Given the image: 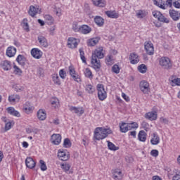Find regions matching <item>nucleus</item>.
<instances>
[{"instance_id": "obj_1", "label": "nucleus", "mask_w": 180, "mask_h": 180, "mask_svg": "<svg viewBox=\"0 0 180 180\" xmlns=\"http://www.w3.org/2000/svg\"><path fill=\"white\" fill-rule=\"evenodd\" d=\"M105 51L103 49V47L100 46L95 49L94 52L91 56V64L93 65V68L97 72L101 70V59L105 57Z\"/></svg>"}, {"instance_id": "obj_2", "label": "nucleus", "mask_w": 180, "mask_h": 180, "mask_svg": "<svg viewBox=\"0 0 180 180\" xmlns=\"http://www.w3.org/2000/svg\"><path fill=\"white\" fill-rule=\"evenodd\" d=\"M113 131L110 128H103V127H97L94 130V139L95 140H103L106 139L109 136V134H112Z\"/></svg>"}, {"instance_id": "obj_3", "label": "nucleus", "mask_w": 180, "mask_h": 180, "mask_svg": "<svg viewBox=\"0 0 180 180\" xmlns=\"http://www.w3.org/2000/svg\"><path fill=\"white\" fill-rule=\"evenodd\" d=\"M159 65L163 70H171L172 68V62L169 58L163 56L159 59Z\"/></svg>"}, {"instance_id": "obj_4", "label": "nucleus", "mask_w": 180, "mask_h": 180, "mask_svg": "<svg viewBox=\"0 0 180 180\" xmlns=\"http://www.w3.org/2000/svg\"><path fill=\"white\" fill-rule=\"evenodd\" d=\"M98 97L100 101H105L108 98L106 91H105V86L102 84H97Z\"/></svg>"}, {"instance_id": "obj_5", "label": "nucleus", "mask_w": 180, "mask_h": 180, "mask_svg": "<svg viewBox=\"0 0 180 180\" xmlns=\"http://www.w3.org/2000/svg\"><path fill=\"white\" fill-rule=\"evenodd\" d=\"M68 70H69V75H70L73 81H75V82H82V80L81 79V76H79V75H78L77 71H75V68H74V66L72 65L69 66Z\"/></svg>"}, {"instance_id": "obj_6", "label": "nucleus", "mask_w": 180, "mask_h": 180, "mask_svg": "<svg viewBox=\"0 0 180 180\" xmlns=\"http://www.w3.org/2000/svg\"><path fill=\"white\" fill-rule=\"evenodd\" d=\"M144 49L148 56L154 55V45L151 41H146L144 43Z\"/></svg>"}, {"instance_id": "obj_7", "label": "nucleus", "mask_w": 180, "mask_h": 180, "mask_svg": "<svg viewBox=\"0 0 180 180\" xmlns=\"http://www.w3.org/2000/svg\"><path fill=\"white\" fill-rule=\"evenodd\" d=\"M28 13L32 18H34L37 13H41V8L39 6H30Z\"/></svg>"}, {"instance_id": "obj_8", "label": "nucleus", "mask_w": 180, "mask_h": 180, "mask_svg": "<svg viewBox=\"0 0 180 180\" xmlns=\"http://www.w3.org/2000/svg\"><path fill=\"white\" fill-rule=\"evenodd\" d=\"M141 91L144 94H148L150 91V84L146 81H141L139 84Z\"/></svg>"}, {"instance_id": "obj_9", "label": "nucleus", "mask_w": 180, "mask_h": 180, "mask_svg": "<svg viewBox=\"0 0 180 180\" xmlns=\"http://www.w3.org/2000/svg\"><path fill=\"white\" fill-rule=\"evenodd\" d=\"M31 55L34 58L39 60L43 56V52L37 48H34L31 50Z\"/></svg>"}, {"instance_id": "obj_10", "label": "nucleus", "mask_w": 180, "mask_h": 180, "mask_svg": "<svg viewBox=\"0 0 180 180\" xmlns=\"http://www.w3.org/2000/svg\"><path fill=\"white\" fill-rule=\"evenodd\" d=\"M23 110L27 115H30V113H32L33 110H34V107H33L32 103H30V102H26L23 105Z\"/></svg>"}, {"instance_id": "obj_11", "label": "nucleus", "mask_w": 180, "mask_h": 180, "mask_svg": "<svg viewBox=\"0 0 180 180\" xmlns=\"http://www.w3.org/2000/svg\"><path fill=\"white\" fill-rule=\"evenodd\" d=\"M169 15L170 18H172V19H173V20H174L175 22H176V20H180V12L179 11H176L174 9L169 10Z\"/></svg>"}, {"instance_id": "obj_12", "label": "nucleus", "mask_w": 180, "mask_h": 180, "mask_svg": "<svg viewBox=\"0 0 180 180\" xmlns=\"http://www.w3.org/2000/svg\"><path fill=\"white\" fill-rule=\"evenodd\" d=\"M51 141L52 144H54L55 146H58L61 143V135L57 134H54L51 136Z\"/></svg>"}, {"instance_id": "obj_13", "label": "nucleus", "mask_w": 180, "mask_h": 180, "mask_svg": "<svg viewBox=\"0 0 180 180\" xmlns=\"http://www.w3.org/2000/svg\"><path fill=\"white\" fill-rule=\"evenodd\" d=\"M112 178L115 180H121L123 178V173L119 169L112 170Z\"/></svg>"}, {"instance_id": "obj_14", "label": "nucleus", "mask_w": 180, "mask_h": 180, "mask_svg": "<svg viewBox=\"0 0 180 180\" xmlns=\"http://www.w3.org/2000/svg\"><path fill=\"white\" fill-rule=\"evenodd\" d=\"M77 46L78 41H77V39L74 37H70L68 39V47H69V49H77Z\"/></svg>"}, {"instance_id": "obj_15", "label": "nucleus", "mask_w": 180, "mask_h": 180, "mask_svg": "<svg viewBox=\"0 0 180 180\" xmlns=\"http://www.w3.org/2000/svg\"><path fill=\"white\" fill-rule=\"evenodd\" d=\"M25 165L27 168L33 169V168L36 167V162H34V160H33V158H32L31 157H28L25 160Z\"/></svg>"}, {"instance_id": "obj_16", "label": "nucleus", "mask_w": 180, "mask_h": 180, "mask_svg": "<svg viewBox=\"0 0 180 180\" xmlns=\"http://www.w3.org/2000/svg\"><path fill=\"white\" fill-rule=\"evenodd\" d=\"M92 32V28L88 25H82L80 27V32L82 34H89Z\"/></svg>"}, {"instance_id": "obj_17", "label": "nucleus", "mask_w": 180, "mask_h": 180, "mask_svg": "<svg viewBox=\"0 0 180 180\" xmlns=\"http://www.w3.org/2000/svg\"><path fill=\"white\" fill-rule=\"evenodd\" d=\"M58 157L61 161H67L70 158V155L67 154L64 150H59L58 153Z\"/></svg>"}, {"instance_id": "obj_18", "label": "nucleus", "mask_w": 180, "mask_h": 180, "mask_svg": "<svg viewBox=\"0 0 180 180\" xmlns=\"http://www.w3.org/2000/svg\"><path fill=\"white\" fill-rule=\"evenodd\" d=\"M129 60L131 64H137L140 61V58H139V55L137 53H132L129 55Z\"/></svg>"}, {"instance_id": "obj_19", "label": "nucleus", "mask_w": 180, "mask_h": 180, "mask_svg": "<svg viewBox=\"0 0 180 180\" xmlns=\"http://www.w3.org/2000/svg\"><path fill=\"white\" fill-rule=\"evenodd\" d=\"M0 66L4 71H9L11 68H12V65L11 64V62L8 60H4L1 63Z\"/></svg>"}, {"instance_id": "obj_20", "label": "nucleus", "mask_w": 180, "mask_h": 180, "mask_svg": "<svg viewBox=\"0 0 180 180\" xmlns=\"http://www.w3.org/2000/svg\"><path fill=\"white\" fill-rule=\"evenodd\" d=\"M20 101V96L18 94H11L8 96V102L10 103H16Z\"/></svg>"}, {"instance_id": "obj_21", "label": "nucleus", "mask_w": 180, "mask_h": 180, "mask_svg": "<svg viewBox=\"0 0 180 180\" xmlns=\"http://www.w3.org/2000/svg\"><path fill=\"white\" fill-rule=\"evenodd\" d=\"M94 22L99 27H102V26L105 25V20L103 19V18L101 17L100 15H97L94 18Z\"/></svg>"}, {"instance_id": "obj_22", "label": "nucleus", "mask_w": 180, "mask_h": 180, "mask_svg": "<svg viewBox=\"0 0 180 180\" xmlns=\"http://www.w3.org/2000/svg\"><path fill=\"white\" fill-rule=\"evenodd\" d=\"M99 40H101L99 37H95L88 39L87 46H89V47H94V46H96V44L99 43Z\"/></svg>"}, {"instance_id": "obj_23", "label": "nucleus", "mask_w": 180, "mask_h": 180, "mask_svg": "<svg viewBox=\"0 0 180 180\" xmlns=\"http://www.w3.org/2000/svg\"><path fill=\"white\" fill-rule=\"evenodd\" d=\"M7 112L9 113V115H11V116H15L16 117H20V112H19L18 110H15L13 107H8L7 108Z\"/></svg>"}, {"instance_id": "obj_24", "label": "nucleus", "mask_w": 180, "mask_h": 180, "mask_svg": "<svg viewBox=\"0 0 180 180\" xmlns=\"http://www.w3.org/2000/svg\"><path fill=\"white\" fill-rule=\"evenodd\" d=\"M38 41L41 47H49V43L47 42V39H46V37L43 36L38 37Z\"/></svg>"}, {"instance_id": "obj_25", "label": "nucleus", "mask_w": 180, "mask_h": 180, "mask_svg": "<svg viewBox=\"0 0 180 180\" xmlns=\"http://www.w3.org/2000/svg\"><path fill=\"white\" fill-rule=\"evenodd\" d=\"M138 140L143 143H146V141L147 140V133L143 130L140 131L138 134Z\"/></svg>"}, {"instance_id": "obj_26", "label": "nucleus", "mask_w": 180, "mask_h": 180, "mask_svg": "<svg viewBox=\"0 0 180 180\" xmlns=\"http://www.w3.org/2000/svg\"><path fill=\"white\" fill-rule=\"evenodd\" d=\"M69 110H70V112H72V113H76V114L79 113V116H81V115H84V109L81 108L70 106L69 108Z\"/></svg>"}, {"instance_id": "obj_27", "label": "nucleus", "mask_w": 180, "mask_h": 180, "mask_svg": "<svg viewBox=\"0 0 180 180\" xmlns=\"http://www.w3.org/2000/svg\"><path fill=\"white\" fill-rule=\"evenodd\" d=\"M92 2L95 6L99 8H105L106 6V1L105 0H92Z\"/></svg>"}, {"instance_id": "obj_28", "label": "nucleus", "mask_w": 180, "mask_h": 180, "mask_svg": "<svg viewBox=\"0 0 180 180\" xmlns=\"http://www.w3.org/2000/svg\"><path fill=\"white\" fill-rule=\"evenodd\" d=\"M16 54V48L13 46H10L6 50V56L8 57H14Z\"/></svg>"}, {"instance_id": "obj_29", "label": "nucleus", "mask_w": 180, "mask_h": 180, "mask_svg": "<svg viewBox=\"0 0 180 180\" xmlns=\"http://www.w3.org/2000/svg\"><path fill=\"white\" fill-rule=\"evenodd\" d=\"M157 112L152 111L146 114V118L148 120H157Z\"/></svg>"}, {"instance_id": "obj_30", "label": "nucleus", "mask_w": 180, "mask_h": 180, "mask_svg": "<svg viewBox=\"0 0 180 180\" xmlns=\"http://www.w3.org/2000/svg\"><path fill=\"white\" fill-rule=\"evenodd\" d=\"M154 5H156V6H158V8H160L161 9H167V6L165 5V3L162 0H153Z\"/></svg>"}, {"instance_id": "obj_31", "label": "nucleus", "mask_w": 180, "mask_h": 180, "mask_svg": "<svg viewBox=\"0 0 180 180\" xmlns=\"http://www.w3.org/2000/svg\"><path fill=\"white\" fill-rule=\"evenodd\" d=\"M150 143L153 146H157L158 144H160V136H158L157 133H153V136L150 139Z\"/></svg>"}, {"instance_id": "obj_32", "label": "nucleus", "mask_w": 180, "mask_h": 180, "mask_svg": "<svg viewBox=\"0 0 180 180\" xmlns=\"http://www.w3.org/2000/svg\"><path fill=\"white\" fill-rule=\"evenodd\" d=\"M121 133H127L129 131L128 123L122 122L119 124Z\"/></svg>"}, {"instance_id": "obj_33", "label": "nucleus", "mask_w": 180, "mask_h": 180, "mask_svg": "<svg viewBox=\"0 0 180 180\" xmlns=\"http://www.w3.org/2000/svg\"><path fill=\"white\" fill-rule=\"evenodd\" d=\"M37 117L39 120H46V118L47 117L46 111H44V110H39L37 112Z\"/></svg>"}, {"instance_id": "obj_34", "label": "nucleus", "mask_w": 180, "mask_h": 180, "mask_svg": "<svg viewBox=\"0 0 180 180\" xmlns=\"http://www.w3.org/2000/svg\"><path fill=\"white\" fill-rule=\"evenodd\" d=\"M52 81L56 85H61V81L60 80V77H58V74H53L52 75Z\"/></svg>"}, {"instance_id": "obj_35", "label": "nucleus", "mask_w": 180, "mask_h": 180, "mask_svg": "<svg viewBox=\"0 0 180 180\" xmlns=\"http://www.w3.org/2000/svg\"><path fill=\"white\" fill-rule=\"evenodd\" d=\"M17 63L20 64V65H25V61H26V58H25V56L23 55H18V56L16 58Z\"/></svg>"}, {"instance_id": "obj_36", "label": "nucleus", "mask_w": 180, "mask_h": 180, "mask_svg": "<svg viewBox=\"0 0 180 180\" xmlns=\"http://www.w3.org/2000/svg\"><path fill=\"white\" fill-rule=\"evenodd\" d=\"M105 15H107L108 18H112V19H117V18H119V14H117L115 11H106Z\"/></svg>"}, {"instance_id": "obj_37", "label": "nucleus", "mask_w": 180, "mask_h": 180, "mask_svg": "<svg viewBox=\"0 0 180 180\" xmlns=\"http://www.w3.org/2000/svg\"><path fill=\"white\" fill-rule=\"evenodd\" d=\"M137 129H139V123L134 122L128 123V131L129 130H136Z\"/></svg>"}, {"instance_id": "obj_38", "label": "nucleus", "mask_w": 180, "mask_h": 180, "mask_svg": "<svg viewBox=\"0 0 180 180\" xmlns=\"http://www.w3.org/2000/svg\"><path fill=\"white\" fill-rule=\"evenodd\" d=\"M84 75L86 78H89V79H93L94 78V75L92 74V71H91L90 68L85 69Z\"/></svg>"}, {"instance_id": "obj_39", "label": "nucleus", "mask_w": 180, "mask_h": 180, "mask_svg": "<svg viewBox=\"0 0 180 180\" xmlns=\"http://www.w3.org/2000/svg\"><path fill=\"white\" fill-rule=\"evenodd\" d=\"M44 19L49 25H53L54 23V18H53V16L46 14L44 15Z\"/></svg>"}, {"instance_id": "obj_40", "label": "nucleus", "mask_w": 180, "mask_h": 180, "mask_svg": "<svg viewBox=\"0 0 180 180\" xmlns=\"http://www.w3.org/2000/svg\"><path fill=\"white\" fill-rule=\"evenodd\" d=\"M108 143V148L111 151H117L119 150L118 146H115L113 143L110 142V141H107Z\"/></svg>"}, {"instance_id": "obj_41", "label": "nucleus", "mask_w": 180, "mask_h": 180, "mask_svg": "<svg viewBox=\"0 0 180 180\" xmlns=\"http://www.w3.org/2000/svg\"><path fill=\"white\" fill-rule=\"evenodd\" d=\"M148 13L146 12V11L140 10L136 13V16L139 19H143V18H146Z\"/></svg>"}, {"instance_id": "obj_42", "label": "nucleus", "mask_w": 180, "mask_h": 180, "mask_svg": "<svg viewBox=\"0 0 180 180\" xmlns=\"http://www.w3.org/2000/svg\"><path fill=\"white\" fill-rule=\"evenodd\" d=\"M72 29L75 33H79L81 31V25H78V22H75L72 24Z\"/></svg>"}, {"instance_id": "obj_43", "label": "nucleus", "mask_w": 180, "mask_h": 180, "mask_svg": "<svg viewBox=\"0 0 180 180\" xmlns=\"http://www.w3.org/2000/svg\"><path fill=\"white\" fill-rule=\"evenodd\" d=\"M79 52L80 58H81L82 63H84V64H86V58H85V53L84 52V49L80 48L79 49Z\"/></svg>"}, {"instance_id": "obj_44", "label": "nucleus", "mask_w": 180, "mask_h": 180, "mask_svg": "<svg viewBox=\"0 0 180 180\" xmlns=\"http://www.w3.org/2000/svg\"><path fill=\"white\" fill-rule=\"evenodd\" d=\"M51 104L53 108H58L60 105V101L57 98H53L51 100Z\"/></svg>"}, {"instance_id": "obj_45", "label": "nucleus", "mask_w": 180, "mask_h": 180, "mask_svg": "<svg viewBox=\"0 0 180 180\" xmlns=\"http://www.w3.org/2000/svg\"><path fill=\"white\" fill-rule=\"evenodd\" d=\"M159 22H162V23H169V19L165 18L162 13H160L159 18H158Z\"/></svg>"}, {"instance_id": "obj_46", "label": "nucleus", "mask_w": 180, "mask_h": 180, "mask_svg": "<svg viewBox=\"0 0 180 180\" xmlns=\"http://www.w3.org/2000/svg\"><path fill=\"white\" fill-rule=\"evenodd\" d=\"M61 168L62 169L65 170V172H66V174H70L71 172H70V169L71 168V166L70 165V164H62L61 165Z\"/></svg>"}, {"instance_id": "obj_47", "label": "nucleus", "mask_w": 180, "mask_h": 180, "mask_svg": "<svg viewBox=\"0 0 180 180\" xmlns=\"http://www.w3.org/2000/svg\"><path fill=\"white\" fill-rule=\"evenodd\" d=\"M138 70L141 74H146V72H147V66L144 64H141L138 67Z\"/></svg>"}, {"instance_id": "obj_48", "label": "nucleus", "mask_w": 180, "mask_h": 180, "mask_svg": "<svg viewBox=\"0 0 180 180\" xmlns=\"http://www.w3.org/2000/svg\"><path fill=\"white\" fill-rule=\"evenodd\" d=\"M86 91H88V94H94L95 92V87L92 84H87L86 86Z\"/></svg>"}, {"instance_id": "obj_49", "label": "nucleus", "mask_w": 180, "mask_h": 180, "mask_svg": "<svg viewBox=\"0 0 180 180\" xmlns=\"http://www.w3.org/2000/svg\"><path fill=\"white\" fill-rule=\"evenodd\" d=\"M39 167L41 168V171H47V165H46V162H44V160H39Z\"/></svg>"}, {"instance_id": "obj_50", "label": "nucleus", "mask_w": 180, "mask_h": 180, "mask_svg": "<svg viewBox=\"0 0 180 180\" xmlns=\"http://www.w3.org/2000/svg\"><path fill=\"white\" fill-rule=\"evenodd\" d=\"M105 63L107 64V65H112L113 59H112V55L107 56L105 58Z\"/></svg>"}, {"instance_id": "obj_51", "label": "nucleus", "mask_w": 180, "mask_h": 180, "mask_svg": "<svg viewBox=\"0 0 180 180\" xmlns=\"http://www.w3.org/2000/svg\"><path fill=\"white\" fill-rule=\"evenodd\" d=\"M22 27L24 30L29 32V23H27V18H24L22 20Z\"/></svg>"}, {"instance_id": "obj_52", "label": "nucleus", "mask_w": 180, "mask_h": 180, "mask_svg": "<svg viewBox=\"0 0 180 180\" xmlns=\"http://www.w3.org/2000/svg\"><path fill=\"white\" fill-rule=\"evenodd\" d=\"M63 147L65 148H70L71 147V141L68 138L65 139L63 142Z\"/></svg>"}, {"instance_id": "obj_53", "label": "nucleus", "mask_w": 180, "mask_h": 180, "mask_svg": "<svg viewBox=\"0 0 180 180\" xmlns=\"http://www.w3.org/2000/svg\"><path fill=\"white\" fill-rule=\"evenodd\" d=\"M59 76L60 77V78H62V79H65V78L67 77V72H65L64 69H61L59 71Z\"/></svg>"}, {"instance_id": "obj_54", "label": "nucleus", "mask_w": 180, "mask_h": 180, "mask_svg": "<svg viewBox=\"0 0 180 180\" xmlns=\"http://www.w3.org/2000/svg\"><path fill=\"white\" fill-rule=\"evenodd\" d=\"M112 71L115 74H119V72H120V67L115 64L112 66Z\"/></svg>"}, {"instance_id": "obj_55", "label": "nucleus", "mask_w": 180, "mask_h": 180, "mask_svg": "<svg viewBox=\"0 0 180 180\" xmlns=\"http://www.w3.org/2000/svg\"><path fill=\"white\" fill-rule=\"evenodd\" d=\"M141 127L146 131H148V130H150V124L144 121L141 123Z\"/></svg>"}, {"instance_id": "obj_56", "label": "nucleus", "mask_w": 180, "mask_h": 180, "mask_svg": "<svg viewBox=\"0 0 180 180\" xmlns=\"http://www.w3.org/2000/svg\"><path fill=\"white\" fill-rule=\"evenodd\" d=\"M13 68H14V72L17 75H22V70H20L19 67H18L16 65H14Z\"/></svg>"}, {"instance_id": "obj_57", "label": "nucleus", "mask_w": 180, "mask_h": 180, "mask_svg": "<svg viewBox=\"0 0 180 180\" xmlns=\"http://www.w3.org/2000/svg\"><path fill=\"white\" fill-rule=\"evenodd\" d=\"M158 154H159V152H158V150L157 149H153L150 151V155H152V157L157 158Z\"/></svg>"}, {"instance_id": "obj_58", "label": "nucleus", "mask_w": 180, "mask_h": 180, "mask_svg": "<svg viewBox=\"0 0 180 180\" xmlns=\"http://www.w3.org/2000/svg\"><path fill=\"white\" fill-rule=\"evenodd\" d=\"M160 120V123H162L163 124H168L169 123L168 119L165 118L163 117H161Z\"/></svg>"}, {"instance_id": "obj_59", "label": "nucleus", "mask_w": 180, "mask_h": 180, "mask_svg": "<svg viewBox=\"0 0 180 180\" xmlns=\"http://www.w3.org/2000/svg\"><path fill=\"white\" fill-rule=\"evenodd\" d=\"M152 13L154 18H155L156 19H158V18H160V15H161V12L157 11H153Z\"/></svg>"}, {"instance_id": "obj_60", "label": "nucleus", "mask_w": 180, "mask_h": 180, "mask_svg": "<svg viewBox=\"0 0 180 180\" xmlns=\"http://www.w3.org/2000/svg\"><path fill=\"white\" fill-rule=\"evenodd\" d=\"M172 84H174V85L180 86V78H176L172 80Z\"/></svg>"}, {"instance_id": "obj_61", "label": "nucleus", "mask_w": 180, "mask_h": 180, "mask_svg": "<svg viewBox=\"0 0 180 180\" xmlns=\"http://www.w3.org/2000/svg\"><path fill=\"white\" fill-rule=\"evenodd\" d=\"M122 96L123 99H124V101H126V102H130V98L127 95H126V94L122 93Z\"/></svg>"}, {"instance_id": "obj_62", "label": "nucleus", "mask_w": 180, "mask_h": 180, "mask_svg": "<svg viewBox=\"0 0 180 180\" xmlns=\"http://www.w3.org/2000/svg\"><path fill=\"white\" fill-rule=\"evenodd\" d=\"M173 6H174V8H176L177 9H180V3L178 1H175L174 2H173Z\"/></svg>"}, {"instance_id": "obj_63", "label": "nucleus", "mask_w": 180, "mask_h": 180, "mask_svg": "<svg viewBox=\"0 0 180 180\" xmlns=\"http://www.w3.org/2000/svg\"><path fill=\"white\" fill-rule=\"evenodd\" d=\"M11 122H6V125H5V130L8 131V130H11Z\"/></svg>"}, {"instance_id": "obj_64", "label": "nucleus", "mask_w": 180, "mask_h": 180, "mask_svg": "<svg viewBox=\"0 0 180 180\" xmlns=\"http://www.w3.org/2000/svg\"><path fill=\"white\" fill-rule=\"evenodd\" d=\"M172 180H180V174H175L173 176Z\"/></svg>"}]
</instances>
